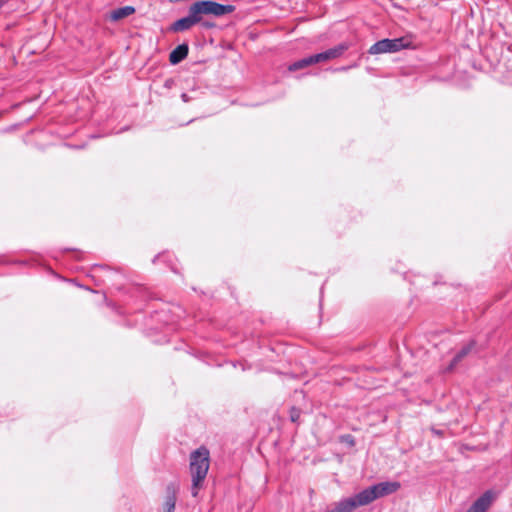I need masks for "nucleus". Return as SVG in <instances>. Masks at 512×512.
Instances as JSON below:
<instances>
[{
    "label": "nucleus",
    "instance_id": "nucleus-1",
    "mask_svg": "<svg viewBox=\"0 0 512 512\" xmlns=\"http://www.w3.org/2000/svg\"><path fill=\"white\" fill-rule=\"evenodd\" d=\"M210 466L209 451L205 447L195 450L190 456V473L192 477V495L196 497L203 487Z\"/></svg>",
    "mask_w": 512,
    "mask_h": 512
},
{
    "label": "nucleus",
    "instance_id": "nucleus-2",
    "mask_svg": "<svg viewBox=\"0 0 512 512\" xmlns=\"http://www.w3.org/2000/svg\"><path fill=\"white\" fill-rule=\"evenodd\" d=\"M400 487L401 485L397 481L378 483L358 493L359 503L363 506L368 505L378 498L397 492Z\"/></svg>",
    "mask_w": 512,
    "mask_h": 512
},
{
    "label": "nucleus",
    "instance_id": "nucleus-3",
    "mask_svg": "<svg viewBox=\"0 0 512 512\" xmlns=\"http://www.w3.org/2000/svg\"><path fill=\"white\" fill-rule=\"evenodd\" d=\"M411 46V41L406 37L396 39H383L373 44L369 53L376 55L382 53H394Z\"/></svg>",
    "mask_w": 512,
    "mask_h": 512
},
{
    "label": "nucleus",
    "instance_id": "nucleus-4",
    "mask_svg": "<svg viewBox=\"0 0 512 512\" xmlns=\"http://www.w3.org/2000/svg\"><path fill=\"white\" fill-rule=\"evenodd\" d=\"M201 2L209 16L222 17L235 10L233 5H223L212 0H201Z\"/></svg>",
    "mask_w": 512,
    "mask_h": 512
},
{
    "label": "nucleus",
    "instance_id": "nucleus-5",
    "mask_svg": "<svg viewBox=\"0 0 512 512\" xmlns=\"http://www.w3.org/2000/svg\"><path fill=\"white\" fill-rule=\"evenodd\" d=\"M348 49V45L342 43L339 44L333 48H330L324 52L311 55L312 61L314 64L321 63V62H327L333 59H336L340 57L346 50Z\"/></svg>",
    "mask_w": 512,
    "mask_h": 512
},
{
    "label": "nucleus",
    "instance_id": "nucleus-6",
    "mask_svg": "<svg viewBox=\"0 0 512 512\" xmlns=\"http://www.w3.org/2000/svg\"><path fill=\"white\" fill-rule=\"evenodd\" d=\"M363 506L359 503L358 494L332 504L325 512H353L356 508Z\"/></svg>",
    "mask_w": 512,
    "mask_h": 512
},
{
    "label": "nucleus",
    "instance_id": "nucleus-7",
    "mask_svg": "<svg viewBox=\"0 0 512 512\" xmlns=\"http://www.w3.org/2000/svg\"><path fill=\"white\" fill-rule=\"evenodd\" d=\"M189 12H191L193 17L197 19L196 21L198 24H202V26L205 28L214 27L213 23L206 21L204 19L205 16L209 15L207 14V11L205 10L204 6H202L201 1L194 2L192 5H190Z\"/></svg>",
    "mask_w": 512,
    "mask_h": 512
},
{
    "label": "nucleus",
    "instance_id": "nucleus-8",
    "mask_svg": "<svg viewBox=\"0 0 512 512\" xmlns=\"http://www.w3.org/2000/svg\"><path fill=\"white\" fill-rule=\"evenodd\" d=\"M178 487L174 484L167 486L166 497L163 503V512H174Z\"/></svg>",
    "mask_w": 512,
    "mask_h": 512
},
{
    "label": "nucleus",
    "instance_id": "nucleus-9",
    "mask_svg": "<svg viewBox=\"0 0 512 512\" xmlns=\"http://www.w3.org/2000/svg\"><path fill=\"white\" fill-rule=\"evenodd\" d=\"M197 19H195L191 12L188 11V15L186 17H183L177 21H175L171 27L170 30L174 32H182L185 30L190 29L194 25H197Z\"/></svg>",
    "mask_w": 512,
    "mask_h": 512
},
{
    "label": "nucleus",
    "instance_id": "nucleus-10",
    "mask_svg": "<svg viewBox=\"0 0 512 512\" xmlns=\"http://www.w3.org/2000/svg\"><path fill=\"white\" fill-rule=\"evenodd\" d=\"M492 503V496L490 492H486L478 498L467 512H486Z\"/></svg>",
    "mask_w": 512,
    "mask_h": 512
},
{
    "label": "nucleus",
    "instance_id": "nucleus-11",
    "mask_svg": "<svg viewBox=\"0 0 512 512\" xmlns=\"http://www.w3.org/2000/svg\"><path fill=\"white\" fill-rule=\"evenodd\" d=\"M188 55V46L186 44H182L177 46L169 56V61L172 64H177L185 59Z\"/></svg>",
    "mask_w": 512,
    "mask_h": 512
},
{
    "label": "nucleus",
    "instance_id": "nucleus-12",
    "mask_svg": "<svg viewBox=\"0 0 512 512\" xmlns=\"http://www.w3.org/2000/svg\"><path fill=\"white\" fill-rule=\"evenodd\" d=\"M134 12H135V9L132 6L121 7V8L113 10L110 13V19L112 21H119L121 19H124V18L132 15Z\"/></svg>",
    "mask_w": 512,
    "mask_h": 512
},
{
    "label": "nucleus",
    "instance_id": "nucleus-13",
    "mask_svg": "<svg viewBox=\"0 0 512 512\" xmlns=\"http://www.w3.org/2000/svg\"><path fill=\"white\" fill-rule=\"evenodd\" d=\"M313 64H314V62L312 61V56H309V57L303 58L301 60L295 61L294 63L290 64L288 66V70L293 72V71H297L300 69H304Z\"/></svg>",
    "mask_w": 512,
    "mask_h": 512
},
{
    "label": "nucleus",
    "instance_id": "nucleus-14",
    "mask_svg": "<svg viewBox=\"0 0 512 512\" xmlns=\"http://www.w3.org/2000/svg\"><path fill=\"white\" fill-rule=\"evenodd\" d=\"M473 344H468L467 346L463 347L454 357L452 361V365H456L458 362H460L465 356L469 354V352L472 349Z\"/></svg>",
    "mask_w": 512,
    "mask_h": 512
},
{
    "label": "nucleus",
    "instance_id": "nucleus-15",
    "mask_svg": "<svg viewBox=\"0 0 512 512\" xmlns=\"http://www.w3.org/2000/svg\"><path fill=\"white\" fill-rule=\"evenodd\" d=\"M300 417V411L296 408H292L291 411H290V418L293 422H296L298 421Z\"/></svg>",
    "mask_w": 512,
    "mask_h": 512
},
{
    "label": "nucleus",
    "instance_id": "nucleus-16",
    "mask_svg": "<svg viewBox=\"0 0 512 512\" xmlns=\"http://www.w3.org/2000/svg\"><path fill=\"white\" fill-rule=\"evenodd\" d=\"M182 98H183V100H184V101H187V96H186V94H183V95H182Z\"/></svg>",
    "mask_w": 512,
    "mask_h": 512
}]
</instances>
